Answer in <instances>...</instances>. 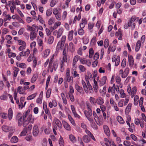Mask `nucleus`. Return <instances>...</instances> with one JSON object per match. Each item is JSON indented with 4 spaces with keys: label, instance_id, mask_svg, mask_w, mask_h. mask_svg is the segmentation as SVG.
<instances>
[{
    "label": "nucleus",
    "instance_id": "47",
    "mask_svg": "<svg viewBox=\"0 0 146 146\" xmlns=\"http://www.w3.org/2000/svg\"><path fill=\"white\" fill-rule=\"evenodd\" d=\"M27 130L26 128H24L22 131L21 132L20 135L21 136L25 135L27 133Z\"/></svg>",
    "mask_w": 146,
    "mask_h": 146
},
{
    "label": "nucleus",
    "instance_id": "60",
    "mask_svg": "<svg viewBox=\"0 0 146 146\" xmlns=\"http://www.w3.org/2000/svg\"><path fill=\"white\" fill-rule=\"evenodd\" d=\"M51 92V90L50 89H48L46 93V97L47 98H49L50 96Z\"/></svg>",
    "mask_w": 146,
    "mask_h": 146
},
{
    "label": "nucleus",
    "instance_id": "61",
    "mask_svg": "<svg viewBox=\"0 0 146 146\" xmlns=\"http://www.w3.org/2000/svg\"><path fill=\"white\" fill-rule=\"evenodd\" d=\"M0 116L3 119H6L7 118V114L5 113H1L0 114Z\"/></svg>",
    "mask_w": 146,
    "mask_h": 146
},
{
    "label": "nucleus",
    "instance_id": "54",
    "mask_svg": "<svg viewBox=\"0 0 146 146\" xmlns=\"http://www.w3.org/2000/svg\"><path fill=\"white\" fill-rule=\"evenodd\" d=\"M138 96L137 95L135 96L134 98V104L135 105H136L138 104Z\"/></svg>",
    "mask_w": 146,
    "mask_h": 146
},
{
    "label": "nucleus",
    "instance_id": "35",
    "mask_svg": "<svg viewBox=\"0 0 146 146\" xmlns=\"http://www.w3.org/2000/svg\"><path fill=\"white\" fill-rule=\"evenodd\" d=\"M54 38L52 36H49L48 40V43L49 44H52L54 41Z\"/></svg>",
    "mask_w": 146,
    "mask_h": 146
},
{
    "label": "nucleus",
    "instance_id": "55",
    "mask_svg": "<svg viewBox=\"0 0 146 146\" xmlns=\"http://www.w3.org/2000/svg\"><path fill=\"white\" fill-rule=\"evenodd\" d=\"M78 33L79 35H83L84 33V31L82 29L80 28L78 30Z\"/></svg>",
    "mask_w": 146,
    "mask_h": 146
},
{
    "label": "nucleus",
    "instance_id": "43",
    "mask_svg": "<svg viewBox=\"0 0 146 146\" xmlns=\"http://www.w3.org/2000/svg\"><path fill=\"white\" fill-rule=\"evenodd\" d=\"M3 131L5 132H8L9 130V127L8 126L4 125L2 127Z\"/></svg>",
    "mask_w": 146,
    "mask_h": 146
},
{
    "label": "nucleus",
    "instance_id": "12",
    "mask_svg": "<svg viewBox=\"0 0 146 146\" xmlns=\"http://www.w3.org/2000/svg\"><path fill=\"white\" fill-rule=\"evenodd\" d=\"M128 62L129 66L132 67L134 64V60L133 58L131 55L128 56Z\"/></svg>",
    "mask_w": 146,
    "mask_h": 146
},
{
    "label": "nucleus",
    "instance_id": "8",
    "mask_svg": "<svg viewBox=\"0 0 146 146\" xmlns=\"http://www.w3.org/2000/svg\"><path fill=\"white\" fill-rule=\"evenodd\" d=\"M75 87L76 90L80 94L83 95L84 94V91L82 87L80 86L77 84H75Z\"/></svg>",
    "mask_w": 146,
    "mask_h": 146
},
{
    "label": "nucleus",
    "instance_id": "44",
    "mask_svg": "<svg viewBox=\"0 0 146 146\" xmlns=\"http://www.w3.org/2000/svg\"><path fill=\"white\" fill-rule=\"evenodd\" d=\"M36 94H37L36 93H35L30 95L27 98V100H30L33 99L35 97Z\"/></svg>",
    "mask_w": 146,
    "mask_h": 146
},
{
    "label": "nucleus",
    "instance_id": "46",
    "mask_svg": "<svg viewBox=\"0 0 146 146\" xmlns=\"http://www.w3.org/2000/svg\"><path fill=\"white\" fill-rule=\"evenodd\" d=\"M81 72H85L86 71V69L85 67L82 65H79L78 66Z\"/></svg>",
    "mask_w": 146,
    "mask_h": 146
},
{
    "label": "nucleus",
    "instance_id": "18",
    "mask_svg": "<svg viewBox=\"0 0 146 146\" xmlns=\"http://www.w3.org/2000/svg\"><path fill=\"white\" fill-rule=\"evenodd\" d=\"M93 115L94 119L96 123L98 125H100L101 123L99 121L98 117L96 113L94 111L93 112Z\"/></svg>",
    "mask_w": 146,
    "mask_h": 146
},
{
    "label": "nucleus",
    "instance_id": "59",
    "mask_svg": "<svg viewBox=\"0 0 146 146\" xmlns=\"http://www.w3.org/2000/svg\"><path fill=\"white\" fill-rule=\"evenodd\" d=\"M91 123V125L92 128L95 129H98V127L96 124L93 121H92V122H90Z\"/></svg>",
    "mask_w": 146,
    "mask_h": 146
},
{
    "label": "nucleus",
    "instance_id": "19",
    "mask_svg": "<svg viewBox=\"0 0 146 146\" xmlns=\"http://www.w3.org/2000/svg\"><path fill=\"white\" fill-rule=\"evenodd\" d=\"M94 24L92 23H89L88 25V29L89 31L91 33L93 31V28L94 27Z\"/></svg>",
    "mask_w": 146,
    "mask_h": 146
},
{
    "label": "nucleus",
    "instance_id": "53",
    "mask_svg": "<svg viewBox=\"0 0 146 146\" xmlns=\"http://www.w3.org/2000/svg\"><path fill=\"white\" fill-rule=\"evenodd\" d=\"M120 62V57L119 56H117L115 62V65L117 66L119 64Z\"/></svg>",
    "mask_w": 146,
    "mask_h": 146
},
{
    "label": "nucleus",
    "instance_id": "21",
    "mask_svg": "<svg viewBox=\"0 0 146 146\" xmlns=\"http://www.w3.org/2000/svg\"><path fill=\"white\" fill-rule=\"evenodd\" d=\"M79 58V56L78 55L75 56L74 57L72 63V66L74 67H75L76 62L77 61H78Z\"/></svg>",
    "mask_w": 146,
    "mask_h": 146
},
{
    "label": "nucleus",
    "instance_id": "17",
    "mask_svg": "<svg viewBox=\"0 0 146 146\" xmlns=\"http://www.w3.org/2000/svg\"><path fill=\"white\" fill-rule=\"evenodd\" d=\"M57 65L54 64H53V66H52L49 65V67L48 68V70H50L51 72H53V70H54L55 71L56 70V68H57Z\"/></svg>",
    "mask_w": 146,
    "mask_h": 146
},
{
    "label": "nucleus",
    "instance_id": "39",
    "mask_svg": "<svg viewBox=\"0 0 146 146\" xmlns=\"http://www.w3.org/2000/svg\"><path fill=\"white\" fill-rule=\"evenodd\" d=\"M79 60L80 63L83 64H86L87 63V60L85 58H80Z\"/></svg>",
    "mask_w": 146,
    "mask_h": 146
},
{
    "label": "nucleus",
    "instance_id": "5",
    "mask_svg": "<svg viewBox=\"0 0 146 146\" xmlns=\"http://www.w3.org/2000/svg\"><path fill=\"white\" fill-rule=\"evenodd\" d=\"M39 132V130L37 125H35L33 126V135L34 136H37Z\"/></svg>",
    "mask_w": 146,
    "mask_h": 146
},
{
    "label": "nucleus",
    "instance_id": "62",
    "mask_svg": "<svg viewBox=\"0 0 146 146\" xmlns=\"http://www.w3.org/2000/svg\"><path fill=\"white\" fill-rule=\"evenodd\" d=\"M11 19V17L9 15H7L5 16V17L3 19L4 21H6L7 20H10Z\"/></svg>",
    "mask_w": 146,
    "mask_h": 146
},
{
    "label": "nucleus",
    "instance_id": "41",
    "mask_svg": "<svg viewBox=\"0 0 146 146\" xmlns=\"http://www.w3.org/2000/svg\"><path fill=\"white\" fill-rule=\"evenodd\" d=\"M136 88L135 87H133L131 90V95L133 96H134L136 94Z\"/></svg>",
    "mask_w": 146,
    "mask_h": 146
},
{
    "label": "nucleus",
    "instance_id": "31",
    "mask_svg": "<svg viewBox=\"0 0 146 146\" xmlns=\"http://www.w3.org/2000/svg\"><path fill=\"white\" fill-rule=\"evenodd\" d=\"M18 141V139L16 136L13 137L11 139V141L12 143H17Z\"/></svg>",
    "mask_w": 146,
    "mask_h": 146
},
{
    "label": "nucleus",
    "instance_id": "34",
    "mask_svg": "<svg viewBox=\"0 0 146 146\" xmlns=\"http://www.w3.org/2000/svg\"><path fill=\"white\" fill-rule=\"evenodd\" d=\"M69 138L70 141L73 143H75L76 141V138L75 136L71 134L69 135Z\"/></svg>",
    "mask_w": 146,
    "mask_h": 146
},
{
    "label": "nucleus",
    "instance_id": "26",
    "mask_svg": "<svg viewBox=\"0 0 146 146\" xmlns=\"http://www.w3.org/2000/svg\"><path fill=\"white\" fill-rule=\"evenodd\" d=\"M17 91L20 94H23L25 90L21 86H19L17 88Z\"/></svg>",
    "mask_w": 146,
    "mask_h": 146
},
{
    "label": "nucleus",
    "instance_id": "9",
    "mask_svg": "<svg viewBox=\"0 0 146 146\" xmlns=\"http://www.w3.org/2000/svg\"><path fill=\"white\" fill-rule=\"evenodd\" d=\"M103 128L106 134L108 136H110V132L108 127L107 125H104Z\"/></svg>",
    "mask_w": 146,
    "mask_h": 146
},
{
    "label": "nucleus",
    "instance_id": "3",
    "mask_svg": "<svg viewBox=\"0 0 146 146\" xmlns=\"http://www.w3.org/2000/svg\"><path fill=\"white\" fill-rule=\"evenodd\" d=\"M84 113L86 117L90 122H92L93 121L92 111L85 110L84 111Z\"/></svg>",
    "mask_w": 146,
    "mask_h": 146
},
{
    "label": "nucleus",
    "instance_id": "29",
    "mask_svg": "<svg viewBox=\"0 0 146 146\" xmlns=\"http://www.w3.org/2000/svg\"><path fill=\"white\" fill-rule=\"evenodd\" d=\"M50 50L49 49H46L43 52V57L46 58L49 55L50 53Z\"/></svg>",
    "mask_w": 146,
    "mask_h": 146
},
{
    "label": "nucleus",
    "instance_id": "11",
    "mask_svg": "<svg viewBox=\"0 0 146 146\" xmlns=\"http://www.w3.org/2000/svg\"><path fill=\"white\" fill-rule=\"evenodd\" d=\"M54 121L58 127L60 129L62 128V125L60 121L58 119L55 118H54Z\"/></svg>",
    "mask_w": 146,
    "mask_h": 146
},
{
    "label": "nucleus",
    "instance_id": "6",
    "mask_svg": "<svg viewBox=\"0 0 146 146\" xmlns=\"http://www.w3.org/2000/svg\"><path fill=\"white\" fill-rule=\"evenodd\" d=\"M129 68H126L121 75V78H125L129 74Z\"/></svg>",
    "mask_w": 146,
    "mask_h": 146
},
{
    "label": "nucleus",
    "instance_id": "16",
    "mask_svg": "<svg viewBox=\"0 0 146 146\" xmlns=\"http://www.w3.org/2000/svg\"><path fill=\"white\" fill-rule=\"evenodd\" d=\"M8 114L9 119V120H11L12 118L13 115V112L11 108H10L9 109Z\"/></svg>",
    "mask_w": 146,
    "mask_h": 146
},
{
    "label": "nucleus",
    "instance_id": "24",
    "mask_svg": "<svg viewBox=\"0 0 146 146\" xmlns=\"http://www.w3.org/2000/svg\"><path fill=\"white\" fill-rule=\"evenodd\" d=\"M73 33L74 31L73 30H71L69 32L68 37V39L69 40L71 41L72 39Z\"/></svg>",
    "mask_w": 146,
    "mask_h": 146
},
{
    "label": "nucleus",
    "instance_id": "7",
    "mask_svg": "<svg viewBox=\"0 0 146 146\" xmlns=\"http://www.w3.org/2000/svg\"><path fill=\"white\" fill-rule=\"evenodd\" d=\"M62 123L64 128L68 131L71 130V127L68 123L65 121H62Z\"/></svg>",
    "mask_w": 146,
    "mask_h": 146
},
{
    "label": "nucleus",
    "instance_id": "63",
    "mask_svg": "<svg viewBox=\"0 0 146 146\" xmlns=\"http://www.w3.org/2000/svg\"><path fill=\"white\" fill-rule=\"evenodd\" d=\"M132 104L131 103L129 104L127 106L126 109V111H129L131 110V107Z\"/></svg>",
    "mask_w": 146,
    "mask_h": 146
},
{
    "label": "nucleus",
    "instance_id": "45",
    "mask_svg": "<svg viewBox=\"0 0 146 146\" xmlns=\"http://www.w3.org/2000/svg\"><path fill=\"white\" fill-rule=\"evenodd\" d=\"M54 19L53 17H52L48 20V23L50 25H51L54 22Z\"/></svg>",
    "mask_w": 146,
    "mask_h": 146
},
{
    "label": "nucleus",
    "instance_id": "48",
    "mask_svg": "<svg viewBox=\"0 0 146 146\" xmlns=\"http://www.w3.org/2000/svg\"><path fill=\"white\" fill-rule=\"evenodd\" d=\"M92 76L91 73H88L87 75L85 76V79L86 81L88 80L89 79L92 78Z\"/></svg>",
    "mask_w": 146,
    "mask_h": 146
},
{
    "label": "nucleus",
    "instance_id": "25",
    "mask_svg": "<svg viewBox=\"0 0 146 146\" xmlns=\"http://www.w3.org/2000/svg\"><path fill=\"white\" fill-rule=\"evenodd\" d=\"M116 119L118 122L120 124H123L125 123V121L122 117L120 116H117Z\"/></svg>",
    "mask_w": 146,
    "mask_h": 146
},
{
    "label": "nucleus",
    "instance_id": "10",
    "mask_svg": "<svg viewBox=\"0 0 146 146\" xmlns=\"http://www.w3.org/2000/svg\"><path fill=\"white\" fill-rule=\"evenodd\" d=\"M107 78L106 76H103L100 80H99L100 85L102 86L105 84L106 80Z\"/></svg>",
    "mask_w": 146,
    "mask_h": 146
},
{
    "label": "nucleus",
    "instance_id": "15",
    "mask_svg": "<svg viewBox=\"0 0 146 146\" xmlns=\"http://www.w3.org/2000/svg\"><path fill=\"white\" fill-rule=\"evenodd\" d=\"M64 44V43L59 41L58 42L56 46L57 49L61 50H62Z\"/></svg>",
    "mask_w": 146,
    "mask_h": 146
},
{
    "label": "nucleus",
    "instance_id": "38",
    "mask_svg": "<svg viewBox=\"0 0 146 146\" xmlns=\"http://www.w3.org/2000/svg\"><path fill=\"white\" fill-rule=\"evenodd\" d=\"M27 120L29 121H30L31 123H33L34 122V119L32 117L31 115H30L28 116Z\"/></svg>",
    "mask_w": 146,
    "mask_h": 146
},
{
    "label": "nucleus",
    "instance_id": "49",
    "mask_svg": "<svg viewBox=\"0 0 146 146\" xmlns=\"http://www.w3.org/2000/svg\"><path fill=\"white\" fill-rule=\"evenodd\" d=\"M108 92L109 93L111 92V94L113 95L115 94V90L114 89H113V88H112L111 87H109Z\"/></svg>",
    "mask_w": 146,
    "mask_h": 146
},
{
    "label": "nucleus",
    "instance_id": "36",
    "mask_svg": "<svg viewBox=\"0 0 146 146\" xmlns=\"http://www.w3.org/2000/svg\"><path fill=\"white\" fill-rule=\"evenodd\" d=\"M139 146H144V144L146 143V141L144 139H142L139 141Z\"/></svg>",
    "mask_w": 146,
    "mask_h": 146
},
{
    "label": "nucleus",
    "instance_id": "20",
    "mask_svg": "<svg viewBox=\"0 0 146 146\" xmlns=\"http://www.w3.org/2000/svg\"><path fill=\"white\" fill-rule=\"evenodd\" d=\"M37 34L35 32H31L30 34V37L32 40H33L36 38Z\"/></svg>",
    "mask_w": 146,
    "mask_h": 146
},
{
    "label": "nucleus",
    "instance_id": "51",
    "mask_svg": "<svg viewBox=\"0 0 146 146\" xmlns=\"http://www.w3.org/2000/svg\"><path fill=\"white\" fill-rule=\"evenodd\" d=\"M16 119L17 120L24 119L22 118V116L21 113H19L17 114L16 116Z\"/></svg>",
    "mask_w": 146,
    "mask_h": 146
},
{
    "label": "nucleus",
    "instance_id": "42",
    "mask_svg": "<svg viewBox=\"0 0 146 146\" xmlns=\"http://www.w3.org/2000/svg\"><path fill=\"white\" fill-rule=\"evenodd\" d=\"M89 100L90 102L92 104L95 105L96 103V99L94 98L90 97Z\"/></svg>",
    "mask_w": 146,
    "mask_h": 146
},
{
    "label": "nucleus",
    "instance_id": "1",
    "mask_svg": "<svg viewBox=\"0 0 146 146\" xmlns=\"http://www.w3.org/2000/svg\"><path fill=\"white\" fill-rule=\"evenodd\" d=\"M136 19H137V21H138L139 18H136L135 16H133L132 17L129 21H128V26L129 27H131L132 30L134 29L135 27V23L133 22L136 20Z\"/></svg>",
    "mask_w": 146,
    "mask_h": 146
},
{
    "label": "nucleus",
    "instance_id": "40",
    "mask_svg": "<svg viewBox=\"0 0 146 146\" xmlns=\"http://www.w3.org/2000/svg\"><path fill=\"white\" fill-rule=\"evenodd\" d=\"M94 50L92 48H90L89 50V57L90 58H92L94 54Z\"/></svg>",
    "mask_w": 146,
    "mask_h": 146
},
{
    "label": "nucleus",
    "instance_id": "33",
    "mask_svg": "<svg viewBox=\"0 0 146 146\" xmlns=\"http://www.w3.org/2000/svg\"><path fill=\"white\" fill-rule=\"evenodd\" d=\"M63 60L64 62H66L67 60V55L66 49L64 48L63 51Z\"/></svg>",
    "mask_w": 146,
    "mask_h": 146
},
{
    "label": "nucleus",
    "instance_id": "52",
    "mask_svg": "<svg viewBox=\"0 0 146 146\" xmlns=\"http://www.w3.org/2000/svg\"><path fill=\"white\" fill-rule=\"evenodd\" d=\"M124 100L121 99V100L118 103V105L119 107H122L123 106Z\"/></svg>",
    "mask_w": 146,
    "mask_h": 146
},
{
    "label": "nucleus",
    "instance_id": "22",
    "mask_svg": "<svg viewBox=\"0 0 146 146\" xmlns=\"http://www.w3.org/2000/svg\"><path fill=\"white\" fill-rule=\"evenodd\" d=\"M69 49L72 52H73L75 51V47L72 42H70L69 44Z\"/></svg>",
    "mask_w": 146,
    "mask_h": 146
},
{
    "label": "nucleus",
    "instance_id": "32",
    "mask_svg": "<svg viewBox=\"0 0 146 146\" xmlns=\"http://www.w3.org/2000/svg\"><path fill=\"white\" fill-rule=\"evenodd\" d=\"M17 67L22 68H24L26 67V64L24 63H17Z\"/></svg>",
    "mask_w": 146,
    "mask_h": 146
},
{
    "label": "nucleus",
    "instance_id": "4",
    "mask_svg": "<svg viewBox=\"0 0 146 146\" xmlns=\"http://www.w3.org/2000/svg\"><path fill=\"white\" fill-rule=\"evenodd\" d=\"M64 31L63 29L62 28H60L58 30H55L53 32V35L54 36H56V38H59L62 35Z\"/></svg>",
    "mask_w": 146,
    "mask_h": 146
},
{
    "label": "nucleus",
    "instance_id": "27",
    "mask_svg": "<svg viewBox=\"0 0 146 146\" xmlns=\"http://www.w3.org/2000/svg\"><path fill=\"white\" fill-rule=\"evenodd\" d=\"M94 83L93 85V87L94 90L96 92H97L98 89V85L97 82L95 80V79L94 80Z\"/></svg>",
    "mask_w": 146,
    "mask_h": 146
},
{
    "label": "nucleus",
    "instance_id": "64",
    "mask_svg": "<svg viewBox=\"0 0 146 146\" xmlns=\"http://www.w3.org/2000/svg\"><path fill=\"white\" fill-rule=\"evenodd\" d=\"M42 98L39 97L36 100V103L39 104H42Z\"/></svg>",
    "mask_w": 146,
    "mask_h": 146
},
{
    "label": "nucleus",
    "instance_id": "13",
    "mask_svg": "<svg viewBox=\"0 0 146 146\" xmlns=\"http://www.w3.org/2000/svg\"><path fill=\"white\" fill-rule=\"evenodd\" d=\"M82 84L83 87L84 89L85 92L87 94L88 93L89 91L88 87L85 82L83 80H82Z\"/></svg>",
    "mask_w": 146,
    "mask_h": 146
},
{
    "label": "nucleus",
    "instance_id": "57",
    "mask_svg": "<svg viewBox=\"0 0 146 146\" xmlns=\"http://www.w3.org/2000/svg\"><path fill=\"white\" fill-rule=\"evenodd\" d=\"M120 94H121V98H123L126 97V95L124 93L123 90H121L120 92Z\"/></svg>",
    "mask_w": 146,
    "mask_h": 146
},
{
    "label": "nucleus",
    "instance_id": "30",
    "mask_svg": "<svg viewBox=\"0 0 146 146\" xmlns=\"http://www.w3.org/2000/svg\"><path fill=\"white\" fill-rule=\"evenodd\" d=\"M83 139L84 141L86 143L89 142L90 140V138L87 135L84 136L83 137Z\"/></svg>",
    "mask_w": 146,
    "mask_h": 146
},
{
    "label": "nucleus",
    "instance_id": "28",
    "mask_svg": "<svg viewBox=\"0 0 146 146\" xmlns=\"http://www.w3.org/2000/svg\"><path fill=\"white\" fill-rule=\"evenodd\" d=\"M8 94H9L7 93H4L0 96V99L3 100H6L7 99L8 97Z\"/></svg>",
    "mask_w": 146,
    "mask_h": 146
},
{
    "label": "nucleus",
    "instance_id": "14",
    "mask_svg": "<svg viewBox=\"0 0 146 146\" xmlns=\"http://www.w3.org/2000/svg\"><path fill=\"white\" fill-rule=\"evenodd\" d=\"M96 103L98 104L102 105L104 103L103 99L101 97H99L96 100Z\"/></svg>",
    "mask_w": 146,
    "mask_h": 146
},
{
    "label": "nucleus",
    "instance_id": "56",
    "mask_svg": "<svg viewBox=\"0 0 146 146\" xmlns=\"http://www.w3.org/2000/svg\"><path fill=\"white\" fill-rule=\"evenodd\" d=\"M30 112V110H28L27 111L24 113L23 115L22 116V118L24 119V120L25 121L26 120V117L27 116L28 113Z\"/></svg>",
    "mask_w": 146,
    "mask_h": 146
},
{
    "label": "nucleus",
    "instance_id": "2",
    "mask_svg": "<svg viewBox=\"0 0 146 146\" xmlns=\"http://www.w3.org/2000/svg\"><path fill=\"white\" fill-rule=\"evenodd\" d=\"M70 71L69 68L66 70V74L64 78V80L66 82L72 83L73 82V77L70 75Z\"/></svg>",
    "mask_w": 146,
    "mask_h": 146
},
{
    "label": "nucleus",
    "instance_id": "37",
    "mask_svg": "<svg viewBox=\"0 0 146 146\" xmlns=\"http://www.w3.org/2000/svg\"><path fill=\"white\" fill-rule=\"evenodd\" d=\"M109 42L108 39H106L104 42V46L105 48H106L108 46Z\"/></svg>",
    "mask_w": 146,
    "mask_h": 146
},
{
    "label": "nucleus",
    "instance_id": "50",
    "mask_svg": "<svg viewBox=\"0 0 146 146\" xmlns=\"http://www.w3.org/2000/svg\"><path fill=\"white\" fill-rule=\"evenodd\" d=\"M57 0H52L50 4V5L51 7H53L56 3Z\"/></svg>",
    "mask_w": 146,
    "mask_h": 146
},
{
    "label": "nucleus",
    "instance_id": "23",
    "mask_svg": "<svg viewBox=\"0 0 146 146\" xmlns=\"http://www.w3.org/2000/svg\"><path fill=\"white\" fill-rule=\"evenodd\" d=\"M141 41L139 40H138L137 42L135 50L136 52H138L141 46Z\"/></svg>",
    "mask_w": 146,
    "mask_h": 146
},
{
    "label": "nucleus",
    "instance_id": "58",
    "mask_svg": "<svg viewBox=\"0 0 146 146\" xmlns=\"http://www.w3.org/2000/svg\"><path fill=\"white\" fill-rule=\"evenodd\" d=\"M126 60L125 58H124L121 63V66L123 68H124L125 67L126 65Z\"/></svg>",
    "mask_w": 146,
    "mask_h": 146
}]
</instances>
